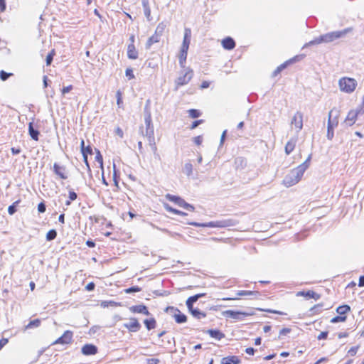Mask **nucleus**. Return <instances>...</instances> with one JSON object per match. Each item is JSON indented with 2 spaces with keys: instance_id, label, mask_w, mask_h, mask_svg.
<instances>
[{
  "instance_id": "obj_1",
  "label": "nucleus",
  "mask_w": 364,
  "mask_h": 364,
  "mask_svg": "<svg viewBox=\"0 0 364 364\" xmlns=\"http://www.w3.org/2000/svg\"><path fill=\"white\" fill-rule=\"evenodd\" d=\"M352 28H346L341 31H334L321 35L308 43L304 45V47L313 45H318L321 43H329L333 42L339 38L345 37L348 33L352 31Z\"/></svg>"
},
{
  "instance_id": "obj_2",
  "label": "nucleus",
  "mask_w": 364,
  "mask_h": 364,
  "mask_svg": "<svg viewBox=\"0 0 364 364\" xmlns=\"http://www.w3.org/2000/svg\"><path fill=\"white\" fill-rule=\"evenodd\" d=\"M311 159V155L310 154L304 163L291 170V172L284 177L283 183L287 187L292 186L300 181L304 172L309 166Z\"/></svg>"
},
{
  "instance_id": "obj_3",
  "label": "nucleus",
  "mask_w": 364,
  "mask_h": 364,
  "mask_svg": "<svg viewBox=\"0 0 364 364\" xmlns=\"http://www.w3.org/2000/svg\"><path fill=\"white\" fill-rule=\"evenodd\" d=\"M186 224L194 227H204V228H228L232 227L236 225V221L234 219L228 218L211 221L208 223H197V222H187Z\"/></svg>"
},
{
  "instance_id": "obj_4",
  "label": "nucleus",
  "mask_w": 364,
  "mask_h": 364,
  "mask_svg": "<svg viewBox=\"0 0 364 364\" xmlns=\"http://www.w3.org/2000/svg\"><path fill=\"white\" fill-rule=\"evenodd\" d=\"M184 70L175 80V90H178L179 87L187 85L193 77V71L190 68H183Z\"/></svg>"
},
{
  "instance_id": "obj_5",
  "label": "nucleus",
  "mask_w": 364,
  "mask_h": 364,
  "mask_svg": "<svg viewBox=\"0 0 364 364\" xmlns=\"http://www.w3.org/2000/svg\"><path fill=\"white\" fill-rule=\"evenodd\" d=\"M338 112L336 110H331L328 114V120L327 126V138L329 140H332L334 136L333 129L338 126Z\"/></svg>"
},
{
  "instance_id": "obj_6",
  "label": "nucleus",
  "mask_w": 364,
  "mask_h": 364,
  "mask_svg": "<svg viewBox=\"0 0 364 364\" xmlns=\"http://www.w3.org/2000/svg\"><path fill=\"white\" fill-rule=\"evenodd\" d=\"M255 313L250 311H241L235 310H226L222 312V315L227 318H232L235 321H242L247 316H252Z\"/></svg>"
},
{
  "instance_id": "obj_7",
  "label": "nucleus",
  "mask_w": 364,
  "mask_h": 364,
  "mask_svg": "<svg viewBox=\"0 0 364 364\" xmlns=\"http://www.w3.org/2000/svg\"><path fill=\"white\" fill-rule=\"evenodd\" d=\"M356 86L357 82L353 78L344 77L339 80V87L341 90L346 93L353 92Z\"/></svg>"
},
{
  "instance_id": "obj_8",
  "label": "nucleus",
  "mask_w": 364,
  "mask_h": 364,
  "mask_svg": "<svg viewBox=\"0 0 364 364\" xmlns=\"http://www.w3.org/2000/svg\"><path fill=\"white\" fill-rule=\"evenodd\" d=\"M166 198L169 201H171L178 205L179 207H181L189 211H193L195 208L191 204L188 203L186 202L182 198L178 196H174L171 194H166Z\"/></svg>"
},
{
  "instance_id": "obj_9",
  "label": "nucleus",
  "mask_w": 364,
  "mask_h": 364,
  "mask_svg": "<svg viewBox=\"0 0 364 364\" xmlns=\"http://www.w3.org/2000/svg\"><path fill=\"white\" fill-rule=\"evenodd\" d=\"M144 122L146 125V130L144 136L147 137V139L154 138V125L152 124L151 114L149 111L145 110Z\"/></svg>"
},
{
  "instance_id": "obj_10",
  "label": "nucleus",
  "mask_w": 364,
  "mask_h": 364,
  "mask_svg": "<svg viewBox=\"0 0 364 364\" xmlns=\"http://www.w3.org/2000/svg\"><path fill=\"white\" fill-rule=\"evenodd\" d=\"M167 312L173 313V317L177 323H183L187 321V316L181 313L179 309L173 306H168L166 308Z\"/></svg>"
},
{
  "instance_id": "obj_11",
  "label": "nucleus",
  "mask_w": 364,
  "mask_h": 364,
  "mask_svg": "<svg viewBox=\"0 0 364 364\" xmlns=\"http://www.w3.org/2000/svg\"><path fill=\"white\" fill-rule=\"evenodd\" d=\"M302 59V55H296L289 60L285 61L284 63L281 64L279 66H278L274 71L272 73V76L276 77L278 74H279L284 69H285L288 65L293 64L297 61H299Z\"/></svg>"
},
{
  "instance_id": "obj_12",
  "label": "nucleus",
  "mask_w": 364,
  "mask_h": 364,
  "mask_svg": "<svg viewBox=\"0 0 364 364\" xmlns=\"http://www.w3.org/2000/svg\"><path fill=\"white\" fill-rule=\"evenodd\" d=\"M73 337V333L71 331H65L64 333L59 337L58 339H56L53 344H69L72 342Z\"/></svg>"
},
{
  "instance_id": "obj_13",
  "label": "nucleus",
  "mask_w": 364,
  "mask_h": 364,
  "mask_svg": "<svg viewBox=\"0 0 364 364\" xmlns=\"http://www.w3.org/2000/svg\"><path fill=\"white\" fill-rule=\"evenodd\" d=\"M291 126H294L297 129L296 132H299L303 128V114L301 112H296L291 121Z\"/></svg>"
},
{
  "instance_id": "obj_14",
  "label": "nucleus",
  "mask_w": 364,
  "mask_h": 364,
  "mask_svg": "<svg viewBox=\"0 0 364 364\" xmlns=\"http://www.w3.org/2000/svg\"><path fill=\"white\" fill-rule=\"evenodd\" d=\"M53 172L61 179H66L68 178L66 167L65 166H61L58 163H55L53 164Z\"/></svg>"
},
{
  "instance_id": "obj_15",
  "label": "nucleus",
  "mask_w": 364,
  "mask_h": 364,
  "mask_svg": "<svg viewBox=\"0 0 364 364\" xmlns=\"http://www.w3.org/2000/svg\"><path fill=\"white\" fill-rule=\"evenodd\" d=\"M124 326L130 332H137L141 328V324L136 318H131L129 323H126Z\"/></svg>"
},
{
  "instance_id": "obj_16",
  "label": "nucleus",
  "mask_w": 364,
  "mask_h": 364,
  "mask_svg": "<svg viewBox=\"0 0 364 364\" xmlns=\"http://www.w3.org/2000/svg\"><path fill=\"white\" fill-rule=\"evenodd\" d=\"M141 5L143 7L144 14L147 21L151 22L153 21V17L151 14V6L149 0H141Z\"/></svg>"
},
{
  "instance_id": "obj_17",
  "label": "nucleus",
  "mask_w": 364,
  "mask_h": 364,
  "mask_svg": "<svg viewBox=\"0 0 364 364\" xmlns=\"http://www.w3.org/2000/svg\"><path fill=\"white\" fill-rule=\"evenodd\" d=\"M296 296H304L306 299H314L317 301L321 298V295L312 290L300 291L296 293Z\"/></svg>"
},
{
  "instance_id": "obj_18",
  "label": "nucleus",
  "mask_w": 364,
  "mask_h": 364,
  "mask_svg": "<svg viewBox=\"0 0 364 364\" xmlns=\"http://www.w3.org/2000/svg\"><path fill=\"white\" fill-rule=\"evenodd\" d=\"M81 352L85 355H92L97 353V347L93 344H85L82 346Z\"/></svg>"
},
{
  "instance_id": "obj_19",
  "label": "nucleus",
  "mask_w": 364,
  "mask_h": 364,
  "mask_svg": "<svg viewBox=\"0 0 364 364\" xmlns=\"http://www.w3.org/2000/svg\"><path fill=\"white\" fill-rule=\"evenodd\" d=\"M129 310L132 313L142 314L146 316L150 314L147 307L144 304L132 306Z\"/></svg>"
},
{
  "instance_id": "obj_20",
  "label": "nucleus",
  "mask_w": 364,
  "mask_h": 364,
  "mask_svg": "<svg viewBox=\"0 0 364 364\" xmlns=\"http://www.w3.org/2000/svg\"><path fill=\"white\" fill-rule=\"evenodd\" d=\"M205 295V293H200V294H195L193 296L188 297L186 301V304L187 306L188 311H190L191 309L194 308L193 307L194 303H196L198 299L204 296Z\"/></svg>"
},
{
  "instance_id": "obj_21",
  "label": "nucleus",
  "mask_w": 364,
  "mask_h": 364,
  "mask_svg": "<svg viewBox=\"0 0 364 364\" xmlns=\"http://www.w3.org/2000/svg\"><path fill=\"white\" fill-rule=\"evenodd\" d=\"M205 295V293H200V294H195L193 296L188 297L186 301V304L187 306L188 311H190L191 309L194 308L193 307L194 303H196L198 299L204 296Z\"/></svg>"
},
{
  "instance_id": "obj_22",
  "label": "nucleus",
  "mask_w": 364,
  "mask_h": 364,
  "mask_svg": "<svg viewBox=\"0 0 364 364\" xmlns=\"http://www.w3.org/2000/svg\"><path fill=\"white\" fill-rule=\"evenodd\" d=\"M360 112V110H350L348 113V115L346 118V123L348 125V126H352L356 119H357V117H358V114H359V112Z\"/></svg>"
},
{
  "instance_id": "obj_23",
  "label": "nucleus",
  "mask_w": 364,
  "mask_h": 364,
  "mask_svg": "<svg viewBox=\"0 0 364 364\" xmlns=\"http://www.w3.org/2000/svg\"><path fill=\"white\" fill-rule=\"evenodd\" d=\"M222 46L225 50H232L236 44L234 39L231 37H226L222 41Z\"/></svg>"
},
{
  "instance_id": "obj_24",
  "label": "nucleus",
  "mask_w": 364,
  "mask_h": 364,
  "mask_svg": "<svg viewBox=\"0 0 364 364\" xmlns=\"http://www.w3.org/2000/svg\"><path fill=\"white\" fill-rule=\"evenodd\" d=\"M28 134L31 138L35 141H38L40 132L33 127V120L28 123Z\"/></svg>"
},
{
  "instance_id": "obj_25",
  "label": "nucleus",
  "mask_w": 364,
  "mask_h": 364,
  "mask_svg": "<svg viewBox=\"0 0 364 364\" xmlns=\"http://www.w3.org/2000/svg\"><path fill=\"white\" fill-rule=\"evenodd\" d=\"M207 333L211 337L218 341H220L225 338V334L218 329H208Z\"/></svg>"
},
{
  "instance_id": "obj_26",
  "label": "nucleus",
  "mask_w": 364,
  "mask_h": 364,
  "mask_svg": "<svg viewBox=\"0 0 364 364\" xmlns=\"http://www.w3.org/2000/svg\"><path fill=\"white\" fill-rule=\"evenodd\" d=\"M127 57L129 59L135 60L138 58V51L134 44L129 43L127 47Z\"/></svg>"
},
{
  "instance_id": "obj_27",
  "label": "nucleus",
  "mask_w": 364,
  "mask_h": 364,
  "mask_svg": "<svg viewBox=\"0 0 364 364\" xmlns=\"http://www.w3.org/2000/svg\"><path fill=\"white\" fill-rule=\"evenodd\" d=\"M297 139L296 137L291 138L285 146V152L287 155L290 154L295 148Z\"/></svg>"
},
{
  "instance_id": "obj_28",
  "label": "nucleus",
  "mask_w": 364,
  "mask_h": 364,
  "mask_svg": "<svg viewBox=\"0 0 364 364\" xmlns=\"http://www.w3.org/2000/svg\"><path fill=\"white\" fill-rule=\"evenodd\" d=\"M240 359L236 355L227 356L222 359V364H239Z\"/></svg>"
},
{
  "instance_id": "obj_29",
  "label": "nucleus",
  "mask_w": 364,
  "mask_h": 364,
  "mask_svg": "<svg viewBox=\"0 0 364 364\" xmlns=\"http://www.w3.org/2000/svg\"><path fill=\"white\" fill-rule=\"evenodd\" d=\"M189 312L191 314V315L197 318V319H201V318H204L206 317V314L203 311H201L198 308H193L192 309H191L189 311Z\"/></svg>"
},
{
  "instance_id": "obj_30",
  "label": "nucleus",
  "mask_w": 364,
  "mask_h": 364,
  "mask_svg": "<svg viewBox=\"0 0 364 364\" xmlns=\"http://www.w3.org/2000/svg\"><path fill=\"white\" fill-rule=\"evenodd\" d=\"M160 38L161 37L157 36L156 34H154L153 36H151V37H149L146 41V49H150L151 46L154 44V43H158L160 41Z\"/></svg>"
},
{
  "instance_id": "obj_31",
  "label": "nucleus",
  "mask_w": 364,
  "mask_h": 364,
  "mask_svg": "<svg viewBox=\"0 0 364 364\" xmlns=\"http://www.w3.org/2000/svg\"><path fill=\"white\" fill-rule=\"evenodd\" d=\"M191 38V30L188 28H186L184 30V36L182 44L190 45Z\"/></svg>"
},
{
  "instance_id": "obj_32",
  "label": "nucleus",
  "mask_w": 364,
  "mask_h": 364,
  "mask_svg": "<svg viewBox=\"0 0 364 364\" xmlns=\"http://www.w3.org/2000/svg\"><path fill=\"white\" fill-rule=\"evenodd\" d=\"M80 145H81V152H82V156H85V155L87 156V154L92 155L93 154L92 147L90 145L85 146V141L83 139L81 141Z\"/></svg>"
},
{
  "instance_id": "obj_33",
  "label": "nucleus",
  "mask_w": 364,
  "mask_h": 364,
  "mask_svg": "<svg viewBox=\"0 0 364 364\" xmlns=\"http://www.w3.org/2000/svg\"><path fill=\"white\" fill-rule=\"evenodd\" d=\"M144 323L147 328V330L150 331L156 328V321L154 318H151L149 319H145L144 321Z\"/></svg>"
},
{
  "instance_id": "obj_34",
  "label": "nucleus",
  "mask_w": 364,
  "mask_h": 364,
  "mask_svg": "<svg viewBox=\"0 0 364 364\" xmlns=\"http://www.w3.org/2000/svg\"><path fill=\"white\" fill-rule=\"evenodd\" d=\"M350 311V307L347 304L341 305L336 308V312L341 316H346L345 314Z\"/></svg>"
},
{
  "instance_id": "obj_35",
  "label": "nucleus",
  "mask_w": 364,
  "mask_h": 364,
  "mask_svg": "<svg viewBox=\"0 0 364 364\" xmlns=\"http://www.w3.org/2000/svg\"><path fill=\"white\" fill-rule=\"evenodd\" d=\"M41 323V321L39 318L32 320L25 326V330L38 328Z\"/></svg>"
},
{
  "instance_id": "obj_36",
  "label": "nucleus",
  "mask_w": 364,
  "mask_h": 364,
  "mask_svg": "<svg viewBox=\"0 0 364 364\" xmlns=\"http://www.w3.org/2000/svg\"><path fill=\"white\" fill-rule=\"evenodd\" d=\"M165 207V209L169 212V213H172L173 214H176V215H182V216H185V215H187V213H185V212H183V211H181L179 210H177L176 208H172L171 206H170L168 204H166L164 205Z\"/></svg>"
},
{
  "instance_id": "obj_37",
  "label": "nucleus",
  "mask_w": 364,
  "mask_h": 364,
  "mask_svg": "<svg viewBox=\"0 0 364 364\" xmlns=\"http://www.w3.org/2000/svg\"><path fill=\"white\" fill-rule=\"evenodd\" d=\"M237 296H258L259 295V291H238L236 294Z\"/></svg>"
},
{
  "instance_id": "obj_38",
  "label": "nucleus",
  "mask_w": 364,
  "mask_h": 364,
  "mask_svg": "<svg viewBox=\"0 0 364 364\" xmlns=\"http://www.w3.org/2000/svg\"><path fill=\"white\" fill-rule=\"evenodd\" d=\"M188 53H181L178 55V63L182 68H186V58H187Z\"/></svg>"
},
{
  "instance_id": "obj_39",
  "label": "nucleus",
  "mask_w": 364,
  "mask_h": 364,
  "mask_svg": "<svg viewBox=\"0 0 364 364\" xmlns=\"http://www.w3.org/2000/svg\"><path fill=\"white\" fill-rule=\"evenodd\" d=\"M166 27V24L164 22L159 23L156 26L154 33L161 37L163 35Z\"/></svg>"
},
{
  "instance_id": "obj_40",
  "label": "nucleus",
  "mask_w": 364,
  "mask_h": 364,
  "mask_svg": "<svg viewBox=\"0 0 364 364\" xmlns=\"http://www.w3.org/2000/svg\"><path fill=\"white\" fill-rule=\"evenodd\" d=\"M100 305L103 308H107L109 306H112V307L119 306H121V304L110 300V301H102Z\"/></svg>"
},
{
  "instance_id": "obj_41",
  "label": "nucleus",
  "mask_w": 364,
  "mask_h": 364,
  "mask_svg": "<svg viewBox=\"0 0 364 364\" xmlns=\"http://www.w3.org/2000/svg\"><path fill=\"white\" fill-rule=\"evenodd\" d=\"M19 203H20V200H16L14 203H13L11 205L9 206L8 213L9 215H12L16 212L17 205Z\"/></svg>"
},
{
  "instance_id": "obj_42",
  "label": "nucleus",
  "mask_w": 364,
  "mask_h": 364,
  "mask_svg": "<svg viewBox=\"0 0 364 364\" xmlns=\"http://www.w3.org/2000/svg\"><path fill=\"white\" fill-rule=\"evenodd\" d=\"M323 304H318L316 305H314L313 307H311L309 310L311 314H319L322 311Z\"/></svg>"
},
{
  "instance_id": "obj_43",
  "label": "nucleus",
  "mask_w": 364,
  "mask_h": 364,
  "mask_svg": "<svg viewBox=\"0 0 364 364\" xmlns=\"http://www.w3.org/2000/svg\"><path fill=\"white\" fill-rule=\"evenodd\" d=\"M57 237V231L54 229L50 230L46 234V240L48 241H52Z\"/></svg>"
},
{
  "instance_id": "obj_44",
  "label": "nucleus",
  "mask_w": 364,
  "mask_h": 364,
  "mask_svg": "<svg viewBox=\"0 0 364 364\" xmlns=\"http://www.w3.org/2000/svg\"><path fill=\"white\" fill-rule=\"evenodd\" d=\"M183 171L188 176H190L193 173V165L191 163H186Z\"/></svg>"
},
{
  "instance_id": "obj_45",
  "label": "nucleus",
  "mask_w": 364,
  "mask_h": 364,
  "mask_svg": "<svg viewBox=\"0 0 364 364\" xmlns=\"http://www.w3.org/2000/svg\"><path fill=\"white\" fill-rule=\"evenodd\" d=\"M346 316L338 315L331 318V323H336L339 322H344L346 321Z\"/></svg>"
},
{
  "instance_id": "obj_46",
  "label": "nucleus",
  "mask_w": 364,
  "mask_h": 364,
  "mask_svg": "<svg viewBox=\"0 0 364 364\" xmlns=\"http://www.w3.org/2000/svg\"><path fill=\"white\" fill-rule=\"evenodd\" d=\"M188 113H189V116L193 119L198 118L201 115L200 111L198 109H189Z\"/></svg>"
},
{
  "instance_id": "obj_47",
  "label": "nucleus",
  "mask_w": 364,
  "mask_h": 364,
  "mask_svg": "<svg viewBox=\"0 0 364 364\" xmlns=\"http://www.w3.org/2000/svg\"><path fill=\"white\" fill-rule=\"evenodd\" d=\"M55 54V53L54 49L51 50L50 52L48 54V55L46 56V59L47 65H50L51 64Z\"/></svg>"
},
{
  "instance_id": "obj_48",
  "label": "nucleus",
  "mask_w": 364,
  "mask_h": 364,
  "mask_svg": "<svg viewBox=\"0 0 364 364\" xmlns=\"http://www.w3.org/2000/svg\"><path fill=\"white\" fill-rule=\"evenodd\" d=\"M141 290V289L140 287H139L138 286H133V287L126 289L124 290V291L127 294H132V293H135V292H139Z\"/></svg>"
},
{
  "instance_id": "obj_49",
  "label": "nucleus",
  "mask_w": 364,
  "mask_h": 364,
  "mask_svg": "<svg viewBox=\"0 0 364 364\" xmlns=\"http://www.w3.org/2000/svg\"><path fill=\"white\" fill-rule=\"evenodd\" d=\"M13 74L11 73H7L4 70H1L0 71V79L3 81H6Z\"/></svg>"
},
{
  "instance_id": "obj_50",
  "label": "nucleus",
  "mask_w": 364,
  "mask_h": 364,
  "mask_svg": "<svg viewBox=\"0 0 364 364\" xmlns=\"http://www.w3.org/2000/svg\"><path fill=\"white\" fill-rule=\"evenodd\" d=\"M259 311H266V312H269V313H272V314H279V315H287L286 313L283 312V311H277V310H273V309H258Z\"/></svg>"
},
{
  "instance_id": "obj_51",
  "label": "nucleus",
  "mask_w": 364,
  "mask_h": 364,
  "mask_svg": "<svg viewBox=\"0 0 364 364\" xmlns=\"http://www.w3.org/2000/svg\"><path fill=\"white\" fill-rule=\"evenodd\" d=\"M148 141H149V144L151 146L152 151L156 152L157 151V147L156 145L155 139L154 138L148 139Z\"/></svg>"
},
{
  "instance_id": "obj_52",
  "label": "nucleus",
  "mask_w": 364,
  "mask_h": 364,
  "mask_svg": "<svg viewBox=\"0 0 364 364\" xmlns=\"http://www.w3.org/2000/svg\"><path fill=\"white\" fill-rule=\"evenodd\" d=\"M125 75L128 77L129 80H132L135 77L134 73H133V70L130 68L126 69Z\"/></svg>"
},
{
  "instance_id": "obj_53",
  "label": "nucleus",
  "mask_w": 364,
  "mask_h": 364,
  "mask_svg": "<svg viewBox=\"0 0 364 364\" xmlns=\"http://www.w3.org/2000/svg\"><path fill=\"white\" fill-rule=\"evenodd\" d=\"M117 97V104L119 107H121V105L122 104V92L120 90H117L116 93Z\"/></svg>"
},
{
  "instance_id": "obj_54",
  "label": "nucleus",
  "mask_w": 364,
  "mask_h": 364,
  "mask_svg": "<svg viewBox=\"0 0 364 364\" xmlns=\"http://www.w3.org/2000/svg\"><path fill=\"white\" fill-rule=\"evenodd\" d=\"M97 150V155L95 156V160L96 161H97L100 166L102 167V165H103V159H102V156L101 155L100 152L99 150L96 149Z\"/></svg>"
},
{
  "instance_id": "obj_55",
  "label": "nucleus",
  "mask_w": 364,
  "mask_h": 364,
  "mask_svg": "<svg viewBox=\"0 0 364 364\" xmlns=\"http://www.w3.org/2000/svg\"><path fill=\"white\" fill-rule=\"evenodd\" d=\"M46 210V205L45 204L44 202H41L38 205V211L40 213H45Z\"/></svg>"
},
{
  "instance_id": "obj_56",
  "label": "nucleus",
  "mask_w": 364,
  "mask_h": 364,
  "mask_svg": "<svg viewBox=\"0 0 364 364\" xmlns=\"http://www.w3.org/2000/svg\"><path fill=\"white\" fill-rule=\"evenodd\" d=\"M77 198V193L73 191V190H70L69 191V193H68V198L70 199V200H75Z\"/></svg>"
},
{
  "instance_id": "obj_57",
  "label": "nucleus",
  "mask_w": 364,
  "mask_h": 364,
  "mask_svg": "<svg viewBox=\"0 0 364 364\" xmlns=\"http://www.w3.org/2000/svg\"><path fill=\"white\" fill-rule=\"evenodd\" d=\"M358 346H353L352 348H350V350H348V354L350 356H354L356 353H357V351L358 350Z\"/></svg>"
},
{
  "instance_id": "obj_58",
  "label": "nucleus",
  "mask_w": 364,
  "mask_h": 364,
  "mask_svg": "<svg viewBox=\"0 0 364 364\" xmlns=\"http://www.w3.org/2000/svg\"><path fill=\"white\" fill-rule=\"evenodd\" d=\"M291 332V328H284L279 331V338H281L282 336H285L287 333Z\"/></svg>"
},
{
  "instance_id": "obj_59",
  "label": "nucleus",
  "mask_w": 364,
  "mask_h": 364,
  "mask_svg": "<svg viewBox=\"0 0 364 364\" xmlns=\"http://www.w3.org/2000/svg\"><path fill=\"white\" fill-rule=\"evenodd\" d=\"M203 122H204L203 119H198V120L194 121L191 124V129H196L198 125L203 123Z\"/></svg>"
},
{
  "instance_id": "obj_60",
  "label": "nucleus",
  "mask_w": 364,
  "mask_h": 364,
  "mask_svg": "<svg viewBox=\"0 0 364 364\" xmlns=\"http://www.w3.org/2000/svg\"><path fill=\"white\" fill-rule=\"evenodd\" d=\"M160 360L157 358L146 359V364H159Z\"/></svg>"
},
{
  "instance_id": "obj_61",
  "label": "nucleus",
  "mask_w": 364,
  "mask_h": 364,
  "mask_svg": "<svg viewBox=\"0 0 364 364\" xmlns=\"http://www.w3.org/2000/svg\"><path fill=\"white\" fill-rule=\"evenodd\" d=\"M73 89V86L72 85H68V86H66V87H63L61 92H62V94L63 95H65L67 93H68L70 90H72Z\"/></svg>"
},
{
  "instance_id": "obj_62",
  "label": "nucleus",
  "mask_w": 364,
  "mask_h": 364,
  "mask_svg": "<svg viewBox=\"0 0 364 364\" xmlns=\"http://www.w3.org/2000/svg\"><path fill=\"white\" fill-rule=\"evenodd\" d=\"M328 331H322L318 336V340L326 339L328 337Z\"/></svg>"
},
{
  "instance_id": "obj_63",
  "label": "nucleus",
  "mask_w": 364,
  "mask_h": 364,
  "mask_svg": "<svg viewBox=\"0 0 364 364\" xmlns=\"http://www.w3.org/2000/svg\"><path fill=\"white\" fill-rule=\"evenodd\" d=\"M11 151L13 155H17L21 152V149L20 147H12Z\"/></svg>"
},
{
  "instance_id": "obj_64",
  "label": "nucleus",
  "mask_w": 364,
  "mask_h": 364,
  "mask_svg": "<svg viewBox=\"0 0 364 364\" xmlns=\"http://www.w3.org/2000/svg\"><path fill=\"white\" fill-rule=\"evenodd\" d=\"M203 141V138L201 136H197L193 138V141L196 145H200Z\"/></svg>"
}]
</instances>
